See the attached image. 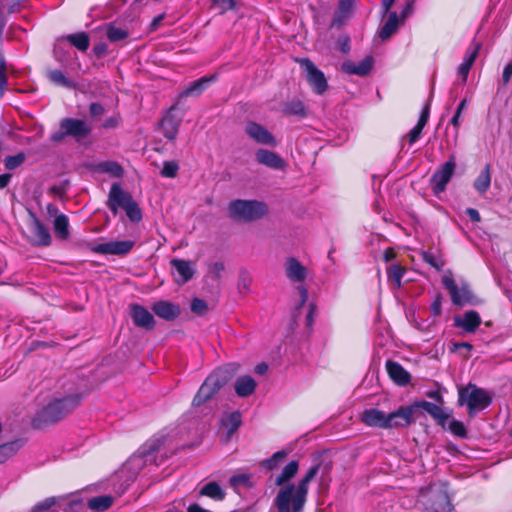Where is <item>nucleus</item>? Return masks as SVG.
I'll use <instances>...</instances> for the list:
<instances>
[{"instance_id":"f257e3e1","label":"nucleus","mask_w":512,"mask_h":512,"mask_svg":"<svg viewBox=\"0 0 512 512\" xmlns=\"http://www.w3.org/2000/svg\"><path fill=\"white\" fill-rule=\"evenodd\" d=\"M127 353L128 346H126V341L123 339L120 348L114 354L106 355L95 368L87 373L83 371L76 372L74 379L71 381L76 391L68 394L71 397H77L78 404L81 406L93 391L128 368Z\"/></svg>"},{"instance_id":"f03ea898","label":"nucleus","mask_w":512,"mask_h":512,"mask_svg":"<svg viewBox=\"0 0 512 512\" xmlns=\"http://www.w3.org/2000/svg\"><path fill=\"white\" fill-rule=\"evenodd\" d=\"M79 407L78 398L71 397L68 393L53 397L32 417L31 425L34 429H43L60 422Z\"/></svg>"},{"instance_id":"7ed1b4c3","label":"nucleus","mask_w":512,"mask_h":512,"mask_svg":"<svg viewBox=\"0 0 512 512\" xmlns=\"http://www.w3.org/2000/svg\"><path fill=\"white\" fill-rule=\"evenodd\" d=\"M418 408L427 412L442 429L446 428V421L451 418L452 411H447L426 400L415 401L408 406H400L396 411L387 414L390 429L394 427H407L413 422L414 411Z\"/></svg>"},{"instance_id":"20e7f679","label":"nucleus","mask_w":512,"mask_h":512,"mask_svg":"<svg viewBox=\"0 0 512 512\" xmlns=\"http://www.w3.org/2000/svg\"><path fill=\"white\" fill-rule=\"evenodd\" d=\"M238 363H228L215 369L202 383L192 400L194 407H200L216 395L239 372Z\"/></svg>"},{"instance_id":"39448f33","label":"nucleus","mask_w":512,"mask_h":512,"mask_svg":"<svg viewBox=\"0 0 512 512\" xmlns=\"http://www.w3.org/2000/svg\"><path fill=\"white\" fill-rule=\"evenodd\" d=\"M92 129L86 118L67 116L59 121L58 130L50 134L49 140L53 144H60L71 137L76 143L90 148L91 141L88 139L91 137Z\"/></svg>"},{"instance_id":"423d86ee","label":"nucleus","mask_w":512,"mask_h":512,"mask_svg":"<svg viewBox=\"0 0 512 512\" xmlns=\"http://www.w3.org/2000/svg\"><path fill=\"white\" fill-rule=\"evenodd\" d=\"M417 505L421 512H452L454 509L444 483L422 488L418 495Z\"/></svg>"},{"instance_id":"0eeeda50","label":"nucleus","mask_w":512,"mask_h":512,"mask_svg":"<svg viewBox=\"0 0 512 512\" xmlns=\"http://www.w3.org/2000/svg\"><path fill=\"white\" fill-rule=\"evenodd\" d=\"M308 489L309 483L302 479L296 488L293 484H287L281 488L274 501L278 512H302Z\"/></svg>"},{"instance_id":"6e6552de","label":"nucleus","mask_w":512,"mask_h":512,"mask_svg":"<svg viewBox=\"0 0 512 512\" xmlns=\"http://www.w3.org/2000/svg\"><path fill=\"white\" fill-rule=\"evenodd\" d=\"M268 212L264 202L258 200L236 199L228 205V215L237 222H253L264 217Z\"/></svg>"},{"instance_id":"1a4fd4ad","label":"nucleus","mask_w":512,"mask_h":512,"mask_svg":"<svg viewBox=\"0 0 512 512\" xmlns=\"http://www.w3.org/2000/svg\"><path fill=\"white\" fill-rule=\"evenodd\" d=\"M492 403L488 392L475 384L468 383L458 389V405L467 406L469 416H473L477 409H485Z\"/></svg>"},{"instance_id":"9d476101","label":"nucleus","mask_w":512,"mask_h":512,"mask_svg":"<svg viewBox=\"0 0 512 512\" xmlns=\"http://www.w3.org/2000/svg\"><path fill=\"white\" fill-rule=\"evenodd\" d=\"M186 111V105H181V99H176L174 104L163 113L158 129L168 141L176 140Z\"/></svg>"},{"instance_id":"9b49d317","label":"nucleus","mask_w":512,"mask_h":512,"mask_svg":"<svg viewBox=\"0 0 512 512\" xmlns=\"http://www.w3.org/2000/svg\"><path fill=\"white\" fill-rule=\"evenodd\" d=\"M105 204L114 217L123 212L121 222L126 229L128 227V189L123 188L121 181L111 184Z\"/></svg>"},{"instance_id":"f8f14e48","label":"nucleus","mask_w":512,"mask_h":512,"mask_svg":"<svg viewBox=\"0 0 512 512\" xmlns=\"http://www.w3.org/2000/svg\"><path fill=\"white\" fill-rule=\"evenodd\" d=\"M29 218V230L32 234L30 244L33 247H49L53 243V237L50 228L39 218L37 213L31 207H25Z\"/></svg>"},{"instance_id":"ddd939ff","label":"nucleus","mask_w":512,"mask_h":512,"mask_svg":"<svg viewBox=\"0 0 512 512\" xmlns=\"http://www.w3.org/2000/svg\"><path fill=\"white\" fill-rule=\"evenodd\" d=\"M88 249L98 255L126 256L128 255V238L99 240L88 244Z\"/></svg>"},{"instance_id":"4468645a","label":"nucleus","mask_w":512,"mask_h":512,"mask_svg":"<svg viewBox=\"0 0 512 512\" xmlns=\"http://www.w3.org/2000/svg\"><path fill=\"white\" fill-rule=\"evenodd\" d=\"M456 168L455 158L451 156L434 174L431 176L430 183L435 196L446 190L447 184L451 180Z\"/></svg>"},{"instance_id":"2eb2a0df","label":"nucleus","mask_w":512,"mask_h":512,"mask_svg":"<svg viewBox=\"0 0 512 512\" xmlns=\"http://www.w3.org/2000/svg\"><path fill=\"white\" fill-rule=\"evenodd\" d=\"M82 167L91 173L106 174L110 178H121L125 170L123 166L116 160H98V161H84Z\"/></svg>"},{"instance_id":"dca6fc26","label":"nucleus","mask_w":512,"mask_h":512,"mask_svg":"<svg viewBox=\"0 0 512 512\" xmlns=\"http://www.w3.org/2000/svg\"><path fill=\"white\" fill-rule=\"evenodd\" d=\"M301 67L306 72V80L313 91L322 95L328 88V82L324 73L308 58L301 60Z\"/></svg>"},{"instance_id":"f3484780","label":"nucleus","mask_w":512,"mask_h":512,"mask_svg":"<svg viewBox=\"0 0 512 512\" xmlns=\"http://www.w3.org/2000/svg\"><path fill=\"white\" fill-rule=\"evenodd\" d=\"M442 283L448 290L454 305L463 306L464 304L472 303L474 295L468 283H463L461 287H458L454 279L447 276L443 277Z\"/></svg>"},{"instance_id":"a211bd4d","label":"nucleus","mask_w":512,"mask_h":512,"mask_svg":"<svg viewBox=\"0 0 512 512\" xmlns=\"http://www.w3.org/2000/svg\"><path fill=\"white\" fill-rule=\"evenodd\" d=\"M244 132L249 139L260 145L276 147L278 142L275 136L262 124L256 121H247Z\"/></svg>"},{"instance_id":"6ab92c4d","label":"nucleus","mask_w":512,"mask_h":512,"mask_svg":"<svg viewBox=\"0 0 512 512\" xmlns=\"http://www.w3.org/2000/svg\"><path fill=\"white\" fill-rule=\"evenodd\" d=\"M218 80L217 74L205 75L195 81L190 82L184 90L178 95L177 99H181V105L185 104L187 97H199L211 84Z\"/></svg>"},{"instance_id":"aec40b11","label":"nucleus","mask_w":512,"mask_h":512,"mask_svg":"<svg viewBox=\"0 0 512 512\" xmlns=\"http://www.w3.org/2000/svg\"><path fill=\"white\" fill-rule=\"evenodd\" d=\"M54 60L60 65L63 70H73L78 61V55L72 51L70 47H66L63 42H56L52 50Z\"/></svg>"},{"instance_id":"412c9836","label":"nucleus","mask_w":512,"mask_h":512,"mask_svg":"<svg viewBox=\"0 0 512 512\" xmlns=\"http://www.w3.org/2000/svg\"><path fill=\"white\" fill-rule=\"evenodd\" d=\"M151 310L159 318L172 322L176 320L181 313L180 306L167 300H159L152 304Z\"/></svg>"},{"instance_id":"4be33fe9","label":"nucleus","mask_w":512,"mask_h":512,"mask_svg":"<svg viewBox=\"0 0 512 512\" xmlns=\"http://www.w3.org/2000/svg\"><path fill=\"white\" fill-rule=\"evenodd\" d=\"M59 42L68 43L70 48L74 47L81 52H86L91 43L90 34L87 31L79 30L73 33L61 35L58 37Z\"/></svg>"},{"instance_id":"5701e85b","label":"nucleus","mask_w":512,"mask_h":512,"mask_svg":"<svg viewBox=\"0 0 512 512\" xmlns=\"http://www.w3.org/2000/svg\"><path fill=\"white\" fill-rule=\"evenodd\" d=\"M360 420L369 427L390 429L387 414L376 408L365 409L360 416Z\"/></svg>"},{"instance_id":"b1692460","label":"nucleus","mask_w":512,"mask_h":512,"mask_svg":"<svg viewBox=\"0 0 512 512\" xmlns=\"http://www.w3.org/2000/svg\"><path fill=\"white\" fill-rule=\"evenodd\" d=\"M131 317L136 326L151 331L155 327V319L153 314L143 306L131 305Z\"/></svg>"},{"instance_id":"393cba45","label":"nucleus","mask_w":512,"mask_h":512,"mask_svg":"<svg viewBox=\"0 0 512 512\" xmlns=\"http://www.w3.org/2000/svg\"><path fill=\"white\" fill-rule=\"evenodd\" d=\"M385 368L389 378L398 386H406L411 382L410 373L398 362L387 360Z\"/></svg>"},{"instance_id":"a878e982","label":"nucleus","mask_w":512,"mask_h":512,"mask_svg":"<svg viewBox=\"0 0 512 512\" xmlns=\"http://www.w3.org/2000/svg\"><path fill=\"white\" fill-rule=\"evenodd\" d=\"M256 160L259 164L275 170H284L286 162L276 152L267 149H258L255 153Z\"/></svg>"},{"instance_id":"bb28decb","label":"nucleus","mask_w":512,"mask_h":512,"mask_svg":"<svg viewBox=\"0 0 512 512\" xmlns=\"http://www.w3.org/2000/svg\"><path fill=\"white\" fill-rule=\"evenodd\" d=\"M373 65L374 59L372 56L368 55L359 63L350 60L344 61L341 69L344 73L349 75L366 76L371 72Z\"/></svg>"},{"instance_id":"cd10ccee","label":"nucleus","mask_w":512,"mask_h":512,"mask_svg":"<svg viewBox=\"0 0 512 512\" xmlns=\"http://www.w3.org/2000/svg\"><path fill=\"white\" fill-rule=\"evenodd\" d=\"M480 314L475 310L467 311L463 314V317L454 318V326L462 328L467 333H475L481 325Z\"/></svg>"},{"instance_id":"c85d7f7f","label":"nucleus","mask_w":512,"mask_h":512,"mask_svg":"<svg viewBox=\"0 0 512 512\" xmlns=\"http://www.w3.org/2000/svg\"><path fill=\"white\" fill-rule=\"evenodd\" d=\"M480 48L481 44L473 41L466 50L464 60L458 67V74L463 83H466L467 81L469 71L478 56Z\"/></svg>"},{"instance_id":"c756f323","label":"nucleus","mask_w":512,"mask_h":512,"mask_svg":"<svg viewBox=\"0 0 512 512\" xmlns=\"http://www.w3.org/2000/svg\"><path fill=\"white\" fill-rule=\"evenodd\" d=\"M52 230L57 241L64 242L69 241L72 236V227L68 215L62 214V216L52 219Z\"/></svg>"},{"instance_id":"7c9ffc66","label":"nucleus","mask_w":512,"mask_h":512,"mask_svg":"<svg viewBox=\"0 0 512 512\" xmlns=\"http://www.w3.org/2000/svg\"><path fill=\"white\" fill-rule=\"evenodd\" d=\"M28 440L24 437L14 438L13 440L0 444V465L7 462L15 456L26 444Z\"/></svg>"},{"instance_id":"2f4dec72","label":"nucleus","mask_w":512,"mask_h":512,"mask_svg":"<svg viewBox=\"0 0 512 512\" xmlns=\"http://www.w3.org/2000/svg\"><path fill=\"white\" fill-rule=\"evenodd\" d=\"M285 273L292 282H303L307 277V269L295 257H289L285 263Z\"/></svg>"},{"instance_id":"473e14b6","label":"nucleus","mask_w":512,"mask_h":512,"mask_svg":"<svg viewBox=\"0 0 512 512\" xmlns=\"http://www.w3.org/2000/svg\"><path fill=\"white\" fill-rule=\"evenodd\" d=\"M170 265L180 276V280L176 279L178 283H187L195 274V269L190 261L174 258L170 260Z\"/></svg>"},{"instance_id":"72a5a7b5","label":"nucleus","mask_w":512,"mask_h":512,"mask_svg":"<svg viewBox=\"0 0 512 512\" xmlns=\"http://www.w3.org/2000/svg\"><path fill=\"white\" fill-rule=\"evenodd\" d=\"M66 71L67 70H63L62 68L61 69L56 68V69L49 70L48 71L49 81L59 87H64V88L72 89V90L78 89V86H79L78 82L71 79L67 75Z\"/></svg>"},{"instance_id":"f704fd0d","label":"nucleus","mask_w":512,"mask_h":512,"mask_svg":"<svg viewBox=\"0 0 512 512\" xmlns=\"http://www.w3.org/2000/svg\"><path fill=\"white\" fill-rule=\"evenodd\" d=\"M112 494H101L87 499L86 507L92 512H104L114 503Z\"/></svg>"},{"instance_id":"c9c22d12","label":"nucleus","mask_w":512,"mask_h":512,"mask_svg":"<svg viewBox=\"0 0 512 512\" xmlns=\"http://www.w3.org/2000/svg\"><path fill=\"white\" fill-rule=\"evenodd\" d=\"M256 381L249 375L240 376L234 383L237 396L245 398L252 395L256 390Z\"/></svg>"},{"instance_id":"e433bc0d","label":"nucleus","mask_w":512,"mask_h":512,"mask_svg":"<svg viewBox=\"0 0 512 512\" xmlns=\"http://www.w3.org/2000/svg\"><path fill=\"white\" fill-rule=\"evenodd\" d=\"M62 497L50 496L31 507L28 512H59Z\"/></svg>"},{"instance_id":"4c0bfd02","label":"nucleus","mask_w":512,"mask_h":512,"mask_svg":"<svg viewBox=\"0 0 512 512\" xmlns=\"http://www.w3.org/2000/svg\"><path fill=\"white\" fill-rule=\"evenodd\" d=\"M399 16L396 12H390L388 19L379 31V38L383 41L388 40L393 34H395L399 27Z\"/></svg>"},{"instance_id":"58836bf2","label":"nucleus","mask_w":512,"mask_h":512,"mask_svg":"<svg viewBox=\"0 0 512 512\" xmlns=\"http://www.w3.org/2000/svg\"><path fill=\"white\" fill-rule=\"evenodd\" d=\"M491 185V173H490V165L486 164L484 169L480 172V174L476 177L473 182V187L480 194H484L488 191Z\"/></svg>"},{"instance_id":"ea45409f","label":"nucleus","mask_w":512,"mask_h":512,"mask_svg":"<svg viewBox=\"0 0 512 512\" xmlns=\"http://www.w3.org/2000/svg\"><path fill=\"white\" fill-rule=\"evenodd\" d=\"M29 151L21 150L16 154H9L4 157L3 164L7 171L19 168L27 159Z\"/></svg>"},{"instance_id":"a19ab883","label":"nucleus","mask_w":512,"mask_h":512,"mask_svg":"<svg viewBox=\"0 0 512 512\" xmlns=\"http://www.w3.org/2000/svg\"><path fill=\"white\" fill-rule=\"evenodd\" d=\"M102 27H105V33L111 42L124 40L128 37V27H118L114 22L103 23Z\"/></svg>"},{"instance_id":"79ce46f5","label":"nucleus","mask_w":512,"mask_h":512,"mask_svg":"<svg viewBox=\"0 0 512 512\" xmlns=\"http://www.w3.org/2000/svg\"><path fill=\"white\" fill-rule=\"evenodd\" d=\"M199 495L209 497L215 501H221L225 497V492L217 482L211 481L202 487Z\"/></svg>"},{"instance_id":"37998d69","label":"nucleus","mask_w":512,"mask_h":512,"mask_svg":"<svg viewBox=\"0 0 512 512\" xmlns=\"http://www.w3.org/2000/svg\"><path fill=\"white\" fill-rule=\"evenodd\" d=\"M299 463L296 460L290 461L281 471V473L275 479L276 486H282L289 480H291L298 472Z\"/></svg>"},{"instance_id":"c03bdc74","label":"nucleus","mask_w":512,"mask_h":512,"mask_svg":"<svg viewBox=\"0 0 512 512\" xmlns=\"http://www.w3.org/2000/svg\"><path fill=\"white\" fill-rule=\"evenodd\" d=\"M405 273L406 268L401 264H391L386 269L388 281L393 283L396 288H400L402 286V278Z\"/></svg>"},{"instance_id":"a18cd8bd","label":"nucleus","mask_w":512,"mask_h":512,"mask_svg":"<svg viewBox=\"0 0 512 512\" xmlns=\"http://www.w3.org/2000/svg\"><path fill=\"white\" fill-rule=\"evenodd\" d=\"M223 426L227 429L228 437L232 436L242 424V416L239 411L231 412L222 420Z\"/></svg>"},{"instance_id":"49530a36","label":"nucleus","mask_w":512,"mask_h":512,"mask_svg":"<svg viewBox=\"0 0 512 512\" xmlns=\"http://www.w3.org/2000/svg\"><path fill=\"white\" fill-rule=\"evenodd\" d=\"M283 113L288 116H298L300 118L306 117L307 110L305 105L300 100H292L285 104Z\"/></svg>"},{"instance_id":"de8ad7c7","label":"nucleus","mask_w":512,"mask_h":512,"mask_svg":"<svg viewBox=\"0 0 512 512\" xmlns=\"http://www.w3.org/2000/svg\"><path fill=\"white\" fill-rule=\"evenodd\" d=\"M70 185L71 182L69 178H62L48 187V193L56 197L63 198L67 195Z\"/></svg>"},{"instance_id":"09e8293b","label":"nucleus","mask_w":512,"mask_h":512,"mask_svg":"<svg viewBox=\"0 0 512 512\" xmlns=\"http://www.w3.org/2000/svg\"><path fill=\"white\" fill-rule=\"evenodd\" d=\"M85 506L84 499L81 496H76L60 504V510L62 512H83Z\"/></svg>"},{"instance_id":"8fccbe9b","label":"nucleus","mask_w":512,"mask_h":512,"mask_svg":"<svg viewBox=\"0 0 512 512\" xmlns=\"http://www.w3.org/2000/svg\"><path fill=\"white\" fill-rule=\"evenodd\" d=\"M419 254L421 256V259L425 263H427L437 271H442L445 262L440 257L436 256L431 250H423L420 251Z\"/></svg>"},{"instance_id":"3c124183","label":"nucleus","mask_w":512,"mask_h":512,"mask_svg":"<svg viewBox=\"0 0 512 512\" xmlns=\"http://www.w3.org/2000/svg\"><path fill=\"white\" fill-rule=\"evenodd\" d=\"M448 420L446 421V423ZM448 429L452 435L455 437L466 439L468 437V431L460 420L452 419L449 424H446V428L444 430Z\"/></svg>"},{"instance_id":"603ef678","label":"nucleus","mask_w":512,"mask_h":512,"mask_svg":"<svg viewBox=\"0 0 512 512\" xmlns=\"http://www.w3.org/2000/svg\"><path fill=\"white\" fill-rule=\"evenodd\" d=\"M357 0H339L336 16L339 19H346L352 13Z\"/></svg>"},{"instance_id":"864d4df0","label":"nucleus","mask_w":512,"mask_h":512,"mask_svg":"<svg viewBox=\"0 0 512 512\" xmlns=\"http://www.w3.org/2000/svg\"><path fill=\"white\" fill-rule=\"evenodd\" d=\"M179 168V163L175 160L164 161L163 167L160 170V176L163 178L173 179L177 177Z\"/></svg>"},{"instance_id":"5fc2aeb1","label":"nucleus","mask_w":512,"mask_h":512,"mask_svg":"<svg viewBox=\"0 0 512 512\" xmlns=\"http://www.w3.org/2000/svg\"><path fill=\"white\" fill-rule=\"evenodd\" d=\"M287 457V452L280 450L275 452L270 458L266 459L263 466L268 470H274L278 467L280 462H283Z\"/></svg>"},{"instance_id":"6e6d98bb","label":"nucleus","mask_w":512,"mask_h":512,"mask_svg":"<svg viewBox=\"0 0 512 512\" xmlns=\"http://www.w3.org/2000/svg\"><path fill=\"white\" fill-rule=\"evenodd\" d=\"M213 7L218 9L219 14L236 9V0H212Z\"/></svg>"},{"instance_id":"4d7b16f0","label":"nucleus","mask_w":512,"mask_h":512,"mask_svg":"<svg viewBox=\"0 0 512 512\" xmlns=\"http://www.w3.org/2000/svg\"><path fill=\"white\" fill-rule=\"evenodd\" d=\"M88 110L92 121L99 120L106 112L104 105L100 101L90 102Z\"/></svg>"},{"instance_id":"13d9d810","label":"nucleus","mask_w":512,"mask_h":512,"mask_svg":"<svg viewBox=\"0 0 512 512\" xmlns=\"http://www.w3.org/2000/svg\"><path fill=\"white\" fill-rule=\"evenodd\" d=\"M142 219V211L137 202L130 197V222L139 223Z\"/></svg>"},{"instance_id":"bf43d9fd","label":"nucleus","mask_w":512,"mask_h":512,"mask_svg":"<svg viewBox=\"0 0 512 512\" xmlns=\"http://www.w3.org/2000/svg\"><path fill=\"white\" fill-rule=\"evenodd\" d=\"M224 269V262L218 261L211 265L209 273L212 275L213 279L219 283L221 281L222 272L224 271Z\"/></svg>"},{"instance_id":"052dcab7","label":"nucleus","mask_w":512,"mask_h":512,"mask_svg":"<svg viewBox=\"0 0 512 512\" xmlns=\"http://www.w3.org/2000/svg\"><path fill=\"white\" fill-rule=\"evenodd\" d=\"M191 311L198 314V315H202L204 314L207 310H208V306H207V303L200 299V298H194L192 301H191Z\"/></svg>"},{"instance_id":"680f3d73","label":"nucleus","mask_w":512,"mask_h":512,"mask_svg":"<svg viewBox=\"0 0 512 512\" xmlns=\"http://www.w3.org/2000/svg\"><path fill=\"white\" fill-rule=\"evenodd\" d=\"M430 108H431V98L428 99L427 103L423 107L421 114L419 116L417 126H420L421 128H424L429 120L430 116Z\"/></svg>"},{"instance_id":"e2e57ef3","label":"nucleus","mask_w":512,"mask_h":512,"mask_svg":"<svg viewBox=\"0 0 512 512\" xmlns=\"http://www.w3.org/2000/svg\"><path fill=\"white\" fill-rule=\"evenodd\" d=\"M108 52V44L105 41H99L96 43L91 50V54L100 59L105 56Z\"/></svg>"},{"instance_id":"0e129e2a","label":"nucleus","mask_w":512,"mask_h":512,"mask_svg":"<svg viewBox=\"0 0 512 512\" xmlns=\"http://www.w3.org/2000/svg\"><path fill=\"white\" fill-rule=\"evenodd\" d=\"M128 0H109L106 3V8L110 12L111 15L117 14L120 11V8L123 7Z\"/></svg>"},{"instance_id":"69168bd1","label":"nucleus","mask_w":512,"mask_h":512,"mask_svg":"<svg viewBox=\"0 0 512 512\" xmlns=\"http://www.w3.org/2000/svg\"><path fill=\"white\" fill-rule=\"evenodd\" d=\"M442 302L443 297L440 293H437L434 297L433 302L431 303V311L433 316L437 317L440 316L442 313Z\"/></svg>"},{"instance_id":"338daca9","label":"nucleus","mask_w":512,"mask_h":512,"mask_svg":"<svg viewBox=\"0 0 512 512\" xmlns=\"http://www.w3.org/2000/svg\"><path fill=\"white\" fill-rule=\"evenodd\" d=\"M425 395H426L428 398L433 399V400L437 403L436 405H438V406H440L441 408H443V407H442V405L444 404V402H445V401H444V397H443L442 392H441V390H440V389H436V390H428V391L425 393Z\"/></svg>"},{"instance_id":"774afa93","label":"nucleus","mask_w":512,"mask_h":512,"mask_svg":"<svg viewBox=\"0 0 512 512\" xmlns=\"http://www.w3.org/2000/svg\"><path fill=\"white\" fill-rule=\"evenodd\" d=\"M423 128L420 126L415 125L410 132L406 135L408 139L409 145H413L416 141H418L421 137Z\"/></svg>"}]
</instances>
